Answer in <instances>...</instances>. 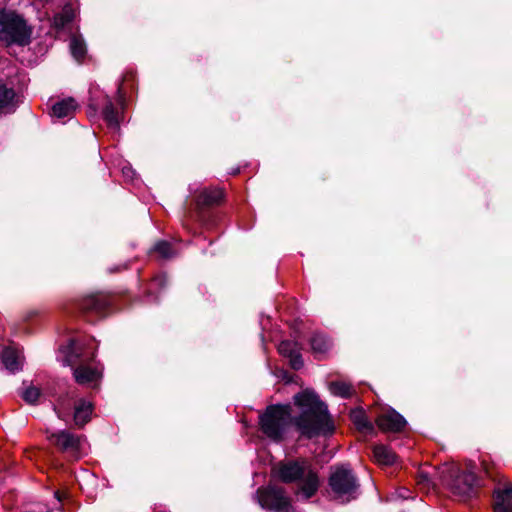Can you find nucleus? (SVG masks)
I'll return each mask as SVG.
<instances>
[{"label":"nucleus","instance_id":"nucleus-7","mask_svg":"<svg viewBox=\"0 0 512 512\" xmlns=\"http://www.w3.org/2000/svg\"><path fill=\"white\" fill-rule=\"evenodd\" d=\"M292 421L289 405H273L266 409L260 418L263 433L274 441H279Z\"/></svg>","mask_w":512,"mask_h":512},{"label":"nucleus","instance_id":"nucleus-30","mask_svg":"<svg viewBox=\"0 0 512 512\" xmlns=\"http://www.w3.org/2000/svg\"><path fill=\"white\" fill-rule=\"evenodd\" d=\"M57 414H58V417H59V418H63V417H64V416H63V414H62V412H60V411H57Z\"/></svg>","mask_w":512,"mask_h":512},{"label":"nucleus","instance_id":"nucleus-19","mask_svg":"<svg viewBox=\"0 0 512 512\" xmlns=\"http://www.w3.org/2000/svg\"><path fill=\"white\" fill-rule=\"evenodd\" d=\"M103 116H104V119H105L107 125L111 129L117 130L119 128V125H120L119 115L116 112V110L111 102H109L105 106V108L103 110Z\"/></svg>","mask_w":512,"mask_h":512},{"label":"nucleus","instance_id":"nucleus-24","mask_svg":"<svg viewBox=\"0 0 512 512\" xmlns=\"http://www.w3.org/2000/svg\"><path fill=\"white\" fill-rule=\"evenodd\" d=\"M75 16L74 9L71 5H66L63 8V11L61 14L57 15L54 18V23L57 27H62L66 23L70 22Z\"/></svg>","mask_w":512,"mask_h":512},{"label":"nucleus","instance_id":"nucleus-23","mask_svg":"<svg viewBox=\"0 0 512 512\" xmlns=\"http://www.w3.org/2000/svg\"><path fill=\"white\" fill-rule=\"evenodd\" d=\"M14 96L13 89L0 82V109L8 107L12 103Z\"/></svg>","mask_w":512,"mask_h":512},{"label":"nucleus","instance_id":"nucleus-8","mask_svg":"<svg viewBox=\"0 0 512 512\" xmlns=\"http://www.w3.org/2000/svg\"><path fill=\"white\" fill-rule=\"evenodd\" d=\"M256 497L262 508L272 512H291L292 510L290 498L282 488L275 486L260 488L257 490Z\"/></svg>","mask_w":512,"mask_h":512},{"label":"nucleus","instance_id":"nucleus-25","mask_svg":"<svg viewBox=\"0 0 512 512\" xmlns=\"http://www.w3.org/2000/svg\"><path fill=\"white\" fill-rule=\"evenodd\" d=\"M154 250L162 257V258H165V259H168V258H171L175 255V252L173 251L172 249V246L170 243L166 242V241H160L158 242L155 247H154Z\"/></svg>","mask_w":512,"mask_h":512},{"label":"nucleus","instance_id":"nucleus-16","mask_svg":"<svg viewBox=\"0 0 512 512\" xmlns=\"http://www.w3.org/2000/svg\"><path fill=\"white\" fill-rule=\"evenodd\" d=\"M373 456L380 465H392L396 461L395 453L384 445H376L373 449Z\"/></svg>","mask_w":512,"mask_h":512},{"label":"nucleus","instance_id":"nucleus-20","mask_svg":"<svg viewBox=\"0 0 512 512\" xmlns=\"http://www.w3.org/2000/svg\"><path fill=\"white\" fill-rule=\"evenodd\" d=\"M70 50L76 60H81L86 54V46L83 39L79 36H73L70 40Z\"/></svg>","mask_w":512,"mask_h":512},{"label":"nucleus","instance_id":"nucleus-13","mask_svg":"<svg viewBox=\"0 0 512 512\" xmlns=\"http://www.w3.org/2000/svg\"><path fill=\"white\" fill-rule=\"evenodd\" d=\"M93 411V405L91 402L81 399L75 406L74 410V422L78 427H83L89 420Z\"/></svg>","mask_w":512,"mask_h":512},{"label":"nucleus","instance_id":"nucleus-21","mask_svg":"<svg viewBox=\"0 0 512 512\" xmlns=\"http://www.w3.org/2000/svg\"><path fill=\"white\" fill-rule=\"evenodd\" d=\"M329 391L335 396L348 398L352 395V387L345 382H332L329 384Z\"/></svg>","mask_w":512,"mask_h":512},{"label":"nucleus","instance_id":"nucleus-6","mask_svg":"<svg viewBox=\"0 0 512 512\" xmlns=\"http://www.w3.org/2000/svg\"><path fill=\"white\" fill-rule=\"evenodd\" d=\"M329 486L334 498L342 503L350 502L359 495L358 481L352 470L346 465L331 467Z\"/></svg>","mask_w":512,"mask_h":512},{"label":"nucleus","instance_id":"nucleus-1","mask_svg":"<svg viewBox=\"0 0 512 512\" xmlns=\"http://www.w3.org/2000/svg\"><path fill=\"white\" fill-rule=\"evenodd\" d=\"M294 403L301 410L300 416L294 419V424L301 435L312 438L333 432L334 426L327 406L318 399L314 392L305 390L296 394Z\"/></svg>","mask_w":512,"mask_h":512},{"label":"nucleus","instance_id":"nucleus-2","mask_svg":"<svg viewBox=\"0 0 512 512\" xmlns=\"http://www.w3.org/2000/svg\"><path fill=\"white\" fill-rule=\"evenodd\" d=\"M273 474L285 483H297L296 496L308 500L313 497L320 487V478L316 470L306 460L287 461L279 463Z\"/></svg>","mask_w":512,"mask_h":512},{"label":"nucleus","instance_id":"nucleus-26","mask_svg":"<svg viewBox=\"0 0 512 512\" xmlns=\"http://www.w3.org/2000/svg\"><path fill=\"white\" fill-rule=\"evenodd\" d=\"M22 396L26 402L34 404L40 396V390L37 387L31 386L24 390Z\"/></svg>","mask_w":512,"mask_h":512},{"label":"nucleus","instance_id":"nucleus-28","mask_svg":"<svg viewBox=\"0 0 512 512\" xmlns=\"http://www.w3.org/2000/svg\"><path fill=\"white\" fill-rule=\"evenodd\" d=\"M398 496L401 498H408L409 497V491L406 488H401L398 491Z\"/></svg>","mask_w":512,"mask_h":512},{"label":"nucleus","instance_id":"nucleus-14","mask_svg":"<svg viewBox=\"0 0 512 512\" xmlns=\"http://www.w3.org/2000/svg\"><path fill=\"white\" fill-rule=\"evenodd\" d=\"M78 105L73 98L63 99L56 102L51 108V114L59 119L70 117L76 111Z\"/></svg>","mask_w":512,"mask_h":512},{"label":"nucleus","instance_id":"nucleus-29","mask_svg":"<svg viewBox=\"0 0 512 512\" xmlns=\"http://www.w3.org/2000/svg\"><path fill=\"white\" fill-rule=\"evenodd\" d=\"M55 496L56 498L60 501L61 500V496H60V493L57 491L55 492Z\"/></svg>","mask_w":512,"mask_h":512},{"label":"nucleus","instance_id":"nucleus-18","mask_svg":"<svg viewBox=\"0 0 512 512\" xmlns=\"http://www.w3.org/2000/svg\"><path fill=\"white\" fill-rule=\"evenodd\" d=\"M310 342L311 349L317 357L324 355L330 348V342L322 334H314Z\"/></svg>","mask_w":512,"mask_h":512},{"label":"nucleus","instance_id":"nucleus-11","mask_svg":"<svg viewBox=\"0 0 512 512\" xmlns=\"http://www.w3.org/2000/svg\"><path fill=\"white\" fill-rule=\"evenodd\" d=\"M281 355L290 359V364L294 369H300L303 366V360L300 355V348L294 341L285 340L278 346Z\"/></svg>","mask_w":512,"mask_h":512},{"label":"nucleus","instance_id":"nucleus-10","mask_svg":"<svg viewBox=\"0 0 512 512\" xmlns=\"http://www.w3.org/2000/svg\"><path fill=\"white\" fill-rule=\"evenodd\" d=\"M376 422L381 430L387 432H399L406 425L405 418L394 409L384 411L378 416Z\"/></svg>","mask_w":512,"mask_h":512},{"label":"nucleus","instance_id":"nucleus-12","mask_svg":"<svg viewBox=\"0 0 512 512\" xmlns=\"http://www.w3.org/2000/svg\"><path fill=\"white\" fill-rule=\"evenodd\" d=\"M495 512H512V486L495 492Z\"/></svg>","mask_w":512,"mask_h":512},{"label":"nucleus","instance_id":"nucleus-3","mask_svg":"<svg viewBox=\"0 0 512 512\" xmlns=\"http://www.w3.org/2000/svg\"><path fill=\"white\" fill-rule=\"evenodd\" d=\"M439 477L444 486L460 497H470L477 486L475 465L468 463L465 467L455 463L444 464L439 470Z\"/></svg>","mask_w":512,"mask_h":512},{"label":"nucleus","instance_id":"nucleus-17","mask_svg":"<svg viewBox=\"0 0 512 512\" xmlns=\"http://www.w3.org/2000/svg\"><path fill=\"white\" fill-rule=\"evenodd\" d=\"M223 198V191L219 188L203 189L197 198L199 205L218 204Z\"/></svg>","mask_w":512,"mask_h":512},{"label":"nucleus","instance_id":"nucleus-27","mask_svg":"<svg viewBox=\"0 0 512 512\" xmlns=\"http://www.w3.org/2000/svg\"><path fill=\"white\" fill-rule=\"evenodd\" d=\"M101 305L102 304L100 303V300L92 296L85 301L83 307L89 310H99L101 308Z\"/></svg>","mask_w":512,"mask_h":512},{"label":"nucleus","instance_id":"nucleus-15","mask_svg":"<svg viewBox=\"0 0 512 512\" xmlns=\"http://www.w3.org/2000/svg\"><path fill=\"white\" fill-rule=\"evenodd\" d=\"M2 363L5 368L14 373L21 369L22 361L20 353L13 348H5L1 354Z\"/></svg>","mask_w":512,"mask_h":512},{"label":"nucleus","instance_id":"nucleus-5","mask_svg":"<svg viewBox=\"0 0 512 512\" xmlns=\"http://www.w3.org/2000/svg\"><path fill=\"white\" fill-rule=\"evenodd\" d=\"M63 352L65 353L64 364L75 366L73 375L78 384L88 385L99 381L102 376L101 369L91 364L92 358L84 356L74 341H71Z\"/></svg>","mask_w":512,"mask_h":512},{"label":"nucleus","instance_id":"nucleus-22","mask_svg":"<svg viewBox=\"0 0 512 512\" xmlns=\"http://www.w3.org/2000/svg\"><path fill=\"white\" fill-rule=\"evenodd\" d=\"M351 418L359 430H373L372 424L366 419L365 414L361 410L353 411Z\"/></svg>","mask_w":512,"mask_h":512},{"label":"nucleus","instance_id":"nucleus-9","mask_svg":"<svg viewBox=\"0 0 512 512\" xmlns=\"http://www.w3.org/2000/svg\"><path fill=\"white\" fill-rule=\"evenodd\" d=\"M49 440L59 449L69 453L75 459L81 457L86 445V441L82 436L73 434L68 431L52 433L49 436Z\"/></svg>","mask_w":512,"mask_h":512},{"label":"nucleus","instance_id":"nucleus-4","mask_svg":"<svg viewBox=\"0 0 512 512\" xmlns=\"http://www.w3.org/2000/svg\"><path fill=\"white\" fill-rule=\"evenodd\" d=\"M32 29L24 18L11 10L0 11V41L9 46H25L30 43Z\"/></svg>","mask_w":512,"mask_h":512}]
</instances>
